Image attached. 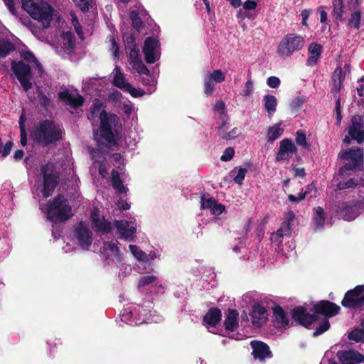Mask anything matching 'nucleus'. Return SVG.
Returning <instances> with one entry per match:
<instances>
[{
    "label": "nucleus",
    "mask_w": 364,
    "mask_h": 364,
    "mask_svg": "<svg viewBox=\"0 0 364 364\" xmlns=\"http://www.w3.org/2000/svg\"><path fill=\"white\" fill-rule=\"evenodd\" d=\"M62 127L52 119H43L38 122L31 132L33 141L42 147L55 144L63 139Z\"/></svg>",
    "instance_id": "nucleus-1"
},
{
    "label": "nucleus",
    "mask_w": 364,
    "mask_h": 364,
    "mask_svg": "<svg viewBox=\"0 0 364 364\" xmlns=\"http://www.w3.org/2000/svg\"><path fill=\"white\" fill-rule=\"evenodd\" d=\"M47 217L53 223H63L73 215L72 207L68 199L63 194H58L47 204Z\"/></svg>",
    "instance_id": "nucleus-2"
},
{
    "label": "nucleus",
    "mask_w": 364,
    "mask_h": 364,
    "mask_svg": "<svg viewBox=\"0 0 364 364\" xmlns=\"http://www.w3.org/2000/svg\"><path fill=\"white\" fill-rule=\"evenodd\" d=\"M22 9L25 10L32 18L42 23L44 28L50 26L53 18V9L48 4H39L33 0H21Z\"/></svg>",
    "instance_id": "nucleus-3"
},
{
    "label": "nucleus",
    "mask_w": 364,
    "mask_h": 364,
    "mask_svg": "<svg viewBox=\"0 0 364 364\" xmlns=\"http://www.w3.org/2000/svg\"><path fill=\"white\" fill-rule=\"evenodd\" d=\"M304 38L295 33L285 35L277 46L278 55L285 59L290 57L294 52L301 50L305 46Z\"/></svg>",
    "instance_id": "nucleus-4"
},
{
    "label": "nucleus",
    "mask_w": 364,
    "mask_h": 364,
    "mask_svg": "<svg viewBox=\"0 0 364 364\" xmlns=\"http://www.w3.org/2000/svg\"><path fill=\"white\" fill-rule=\"evenodd\" d=\"M363 149L350 148L348 150L341 151L338 157L345 161H350L346 163L339 168L338 174L343 177L347 171H355L363 164Z\"/></svg>",
    "instance_id": "nucleus-5"
},
{
    "label": "nucleus",
    "mask_w": 364,
    "mask_h": 364,
    "mask_svg": "<svg viewBox=\"0 0 364 364\" xmlns=\"http://www.w3.org/2000/svg\"><path fill=\"white\" fill-rule=\"evenodd\" d=\"M364 208V200H350L338 202L335 205L336 215L346 221L355 220Z\"/></svg>",
    "instance_id": "nucleus-6"
},
{
    "label": "nucleus",
    "mask_w": 364,
    "mask_h": 364,
    "mask_svg": "<svg viewBox=\"0 0 364 364\" xmlns=\"http://www.w3.org/2000/svg\"><path fill=\"white\" fill-rule=\"evenodd\" d=\"M43 175V188L41 193L44 198L50 196L59 183V175L53 163H47L41 168Z\"/></svg>",
    "instance_id": "nucleus-7"
},
{
    "label": "nucleus",
    "mask_w": 364,
    "mask_h": 364,
    "mask_svg": "<svg viewBox=\"0 0 364 364\" xmlns=\"http://www.w3.org/2000/svg\"><path fill=\"white\" fill-rule=\"evenodd\" d=\"M119 118L114 113H108L102 109L100 113V136L108 143H113L116 138L112 127L116 126Z\"/></svg>",
    "instance_id": "nucleus-8"
},
{
    "label": "nucleus",
    "mask_w": 364,
    "mask_h": 364,
    "mask_svg": "<svg viewBox=\"0 0 364 364\" xmlns=\"http://www.w3.org/2000/svg\"><path fill=\"white\" fill-rule=\"evenodd\" d=\"M11 68L25 92L32 88L33 78L31 67L23 60H12Z\"/></svg>",
    "instance_id": "nucleus-9"
},
{
    "label": "nucleus",
    "mask_w": 364,
    "mask_h": 364,
    "mask_svg": "<svg viewBox=\"0 0 364 364\" xmlns=\"http://www.w3.org/2000/svg\"><path fill=\"white\" fill-rule=\"evenodd\" d=\"M341 305L355 311L364 310V284L357 285L347 291L341 301Z\"/></svg>",
    "instance_id": "nucleus-10"
},
{
    "label": "nucleus",
    "mask_w": 364,
    "mask_h": 364,
    "mask_svg": "<svg viewBox=\"0 0 364 364\" xmlns=\"http://www.w3.org/2000/svg\"><path fill=\"white\" fill-rule=\"evenodd\" d=\"M291 316L294 321L306 328L318 321V316L314 313L309 314L303 306H298L291 309Z\"/></svg>",
    "instance_id": "nucleus-11"
},
{
    "label": "nucleus",
    "mask_w": 364,
    "mask_h": 364,
    "mask_svg": "<svg viewBox=\"0 0 364 364\" xmlns=\"http://www.w3.org/2000/svg\"><path fill=\"white\" fill-rule=\"evenodd\" d=\"M74 236L82 248L88 250L91 246L93 234L85 222L80 221L76 225Z\"/></svg>",
    "instance_id": "nucleus-12"
},
{
    "label": "nucleus",
    "mask_w": 364,
    "mask_h": 364,
    "mask_svg": "<svg viewBox=\"0 0 364 364\" xmlns=\"http://www.w3.org/2000/svg\"><path fill=\"white\" fill-rule=\"evenodd\" d=\"M314 314L324 316L326 318H331L340 313L341 308L336 304L328 300H321L313 306Z\"/></svg>",
    "instance_id": "nucleus-13"
},
{
    "label": "nucleus",
    "mask_w": 364,
    "mask_h": 364,
    "mask_svg": "<svg viewBox=\"0 0 364 364\" xmlns=\"http://www.w3.org/2000/svg\"><path fill=\"white\" fill-rule=\"evenodd\" d=\"M348 134L358 144L364 141V116L355 115L352 117Z\"/></svg>",
    "instance_id": "nucleus-14"
},
{
    "label": "nucleus",
    "mask_w": 364,
    "mask_h": 364,
    "mask_svg": "<svg viewBox=\"0 0 364 364\" xmlns=\"http://www.w3.org/2000/svg\"><path fill=\"white\" fill-rule=\"evenodd\" d=\"M298 151L296 146L291 139L285 138L279 141V147L276 154L275 159L277 161L289 160L293 154Z\"/></svg>",
    "instance_id": "nucleus-15"
},
{
    "label": "nucleus",
    "mask_w": 364,
    "mask_h": 364,
    "mask_svg": "<svg viewBox=\"0 0 364 364\" xmlns=\"http://www.w3.org/2000/svg\"><path fill=\"white\" fill-rule=\"evenodd\" d=\"M337 357L342 364H359L364 362V355L353 349L338 350Z\"/></svg>",
    "instance_id": "nucleus-16"
},
{
    "label": "nucleus",
    "mask_w": 364,
    "mask_h": 364,
    "mask_svg": "<svg viewBox=\"0 0 364 364\" xmlns=\"http://www.w3.org/2000/svg\"><path fill=\"white\" fill-rule=\"evenodd\" d=\"M252 325L255 327L260 328L268 320V312L265 307L259 304H255L250 312Z\"/></svg>",
    "instance_id": "nucleus-17"
},
{
    "label": "nucleus",
    "mask_w": 364,
    "mask_h": 364,
    "mask_svg": "<svg viewBox=\"0 0 364 364\" xmlns=\"http://www.w3.org/2000/svg\"><path fill=\"white\" fill-rule=\"evenodd\" d=\"M115 226L119 233V237L127 241H132L136 233V228L130 226V222L127 220H116Z\"/></svg>",
    "instance_id": "nucleus-18"
},
{
    "label": "nucleus",
    "mask_w": 364,
    "mask_h": 364,
    "mask_svg": "<svg viewBox=\"0 0 364 364\" xmlns=\"http://www.w3.org/2000/svg\"><path fill=\"white\" fill-rule=\"evenodd\" d=\"M58 97L61 102H64L67 105L71 106L73 108L81 107L85 102L82 95H77V97H74L67 90L58 92Z\"/></svg>",
    "instance_id": "nucleus-19"
},
{
    "label": "nucleus",
    "mask_w": 364,
    "mask_h": 364,
    "mask_svg": "<svg viewBox=\"0 0 364 364\" xmlns=\"http://www.w3.org/2000/svg\"><path fill=\"white\" fill-rule=\"evenodd\" d=\"M251 346L255 358L263 360L271 356V351L267 343L259 341H253L251 342Z\"/></svg>",
    "instance_id": "nucleus-20"
},
{
    "label": "nucleus",
    "mask_w": 364,
    "mask_h": 364,
    "mask_svg": "<svg viewBox=\"0 0 364 364\" xmlns=\"http://www.w3.org/2000/svg\"><path fill=\"white\" fill-rule=\"evenodd\" d=\"M222 320V311L218 307L210 308L203 316L202 321L211 327L217 326Z\"/></svg>",
    "instance_id": "nucleus-21"
},
{
    "label": "nucleus",
    "mask_w": 364,
    "mask_h": 364,
    "mask_svg": "<svg viewBox=\"0 0 364 364\" xmlns=\"http://www.w3.org/2000/svg\"><path fill=\"white\" fill-rule=\"evenodd\" d=\"M273 323L277 328H286L289 325V318L282 306L275 305L272 307Z\"/></svg>",
    "instance_id": "nucleus-22"
},
{
    "label": "nucleus",
    "mask_w": 364,
    "mask_h": 364,
    "mask_svg": "<svg viewBox=\"0 0 364 364\" xmlns=\"http://www.w3.org/2000/svg\"><path fill=\"white\" fill-rule=\"evenodd\" d=\"M238 318V311L236 309L228 308L223 323L225 328L230 332H234L239 326Z\"/></svg>",
    "instance_id": "nucleus-23"
},
{
    "label": "nucleus",
    "mask_w": 364,
    "mask_h": 364,
    "mask_svg": "<svg viewBox=\"0 0 364 364\" xmlns=\"http://www.w3.org/2000/svg\"><path fill=\"white\" fill-rule=\"evenodd\" d=\"M308 51L310 55L306 60V65L310 67L316 65L321 58L323 46L317 43L309 44Z\"/></svg>",
    "instance_id": "nucleus-24"
},
{
    "label": "nucleus",
    "mask_w": 364,
    "mask_h": 364,
    "mask_svg": "<svg viewBox=\"0 0 364 364\" xmlns=\"http://www.w3.org/2000/svg\"><path fill=\"white\" fill-rule=\"evenodd\" d=\"M125 44V49L129 52V58H136L139 54V50L137 48L136 38L133 34L126 33L123 36Z\"/></svg>",
    "instance_id": "nucleus-25"
},
{
    "label": "nucleus",
    "mask_w": 364,
    "mask_h": 364,
    "mask_svg": "<svg viewBox=\"0 0 364 364\" xmlns=\"http://www.w3.org/2000/svg\"><path fill=\"white\" fill-rule=\"evenodd\" d=\"M228 129V122L223 121L222 124L218 127V132L221 136V138L224 140H229L230 139H235L241 133L240 131L237 128H233L231 131L227 133L225 131Z\"/></svg>",
    "instance_id": "nucleus-26"
},
{
    "label": "nucleus",
    "mask_w": 364,
    "mask_h": 364,
    "mask_svg": "<svg viewBox=\"0 0 364 364\" xmlns=\"http://www.w3.org/2000/svg\"><path fill=\"white\" fill-rule=\"evenodd\" d=\"M112 186L114 190L119 193H127L128 188L123 185L122 181L120 178L119 172L112 169L111 173Z\"/></svg>",
    "instance_id": "nucleus-27"
},
{
    "label": "nucleus",
    "mask_w": 364,
    "mask_h": 364,
    "mask_svg": "<svg viewBox=\"0 0 364 364\" xmlns=\"http://www.w3.org/2000/svg\"><path fill=\"white\" fill-rule=\"evenodd\" d=\"M105 107V104L99 99H95L90 107L89 112L87 114V119L90 121L95 120L100 113L102 112V108Z\"/></svg>",
    "instance_id": "nucleus-28"
},
{
    "label": "nucleus",
    "mask_w": 364,
    "mask_h": 364,
    "mask_svg": "<svg viewBox=\"0 0 364 364\" xmlns=\"http://www.w3.org/2000/svg\"><path fill=\"white\" fill-rule=\"evenodd\" d=\"M294 220V213L292 210L287 212L280 227V232H285L286 235H289V237H290L291 233V223Z\"/></svg>",
    "instance_id": "nucleus-29"
},
{
    "label": "nucleus",
    "mask_w": 364,
    "mask_h": 364,
    "mask_svg": "<svg viewBox=\"0 0 364 364\" xmlns=\"http://www.w3.org/2000/svg\"><path fill=\"white\" fill-rule=\"evenodd\" d=\"M264 106L269 115H272L276 112L277 106V98L272 95H266L263 98Z\"/></svg>",
    "instance_id": "nucleus-30"
},
{
    "label": "nucleus",
    "mask_w": 364,
    "mask_h": 364,
    "mask_svg": "<svg viewBox=\"0 0 364 364\" xmlns=\"http://www.w3.org/2000/svg\"><path fill=\"white\" fill-rule=\"evenodd\" d=\"M284 132V129L281 127V123L274 124L267 129V141L273 142L278 139Z\"/></svg>",
    "instance_id": "nucleus-31"
},
{
    "label": "nucleus",
    "mask_w": 364,
    "mask_h": 364,
    "mask_svg": "<svg viewBox=\"0 0 364 364\" xmlns=\"http://www.w3.org/2000/svg\"><path fill=\"white\" fill-rule=\"evenodd\" d=\"M63 41V48L65 50H73L75 48V38L71 31H64L61 34Z\"/></svg>",
    "instance_id": "nucleus-32"
},
{
    "label": "nucleus",
    "mask_w": 364,
    "mask_h": 364,
    "mask_svg": "<svg viewBox=\"0 0 364 364\" xmlns=\"http://www.w3.org/2000/svg\"><path fill=\"white\" fill-rule=\"evenodd\" d=\"M115 75L113 77L112 84L122 90H124L129 82H125L124 75L121 72L120 68L116 66L114 68Z\"/></svg>",
    "instance_id": "nucleus-33"
},
{
    "label": "nucleus",
    "mask_w": 364,
    "mask_h": 364,
    "mask_svg": "<svg viewBox=\"0 0 364 364\" xmlns=\"http://www.w3.org/2000/svg\"><path fill=\"white\" fill-rule=\"evenodd\" d=\"M14 50L15 46L9 39L0 38V58L6 57Z\"/></svg>",
    "instance_id": "nucleus-34"
},
{
    "label": "nucleus",
    "mask_w": 364,
    "mask_h": 364,
    "mask_svg": "<svg viewBox=\"0 0 364 364\" xmlns=\"http://www.w3.org/2000/svg\"><path fill=\"white\" fill-rule=\"evenodd\" d=\"M361 182V178H351L347 181L341 180L339 181L336 187L338 190H345L348 188H353L357 187Z\"/></svg>",
    "instance_id": "nucleus-35"
},
{
    "label": "nucleus",
    "mask_w": 364,
    "mask_h": 364,
    "mask_svg": "<svg viewBox=\"0 0 364 364\" xmlns=\"http://www.w3.org/2000/svg\"><path fill=\"white\" fill-rule=\"evenodd\" d=\"M314 210L315 215L313 218L314 225L316 228H323L326 220L324 210L322 207L317 206L314 208Z\"/></svg>",
    "instance_id": "nucleus-36"
},
{
    "label": "nucleus",
    "mask_w": 364,
    "mask_h": 364,
    "mask_svg": "<svg viewBox=\"0 0 364 364\" xmlns=\"http://www.w3.org/2000/svg\"><path fill=\"white\" fill-rule=\"evenodd\" d=\"M132 62V65L134 69L136 70L137 73L140 75H149L150 72L147 67L142 63L139 58V55L136 58H130Z\"/></svg>",
    "instance_id": "nucleus-37"
},
{
    "label": "nucleus",
    "mask_w": 364,
    "mask_h": 364,
    "mask_svg": "<svg viewBox=\"0 0 364 364\" xmlns=\"http://www.w3.org/2000/svg\"><path fill=\"white\" fill-rule=\"evenodd\" d=\"M362 328H355L348 333V338L355 342L364 341V318L362 322Z\"/></svg>",
    "instance_id": "nucleus-38"
},
{
    "label": "nucleus",
    "mask_w": 364,
    "mask_h": 364,
    "mask_svg": "<svg viewBox=\"0 0 364 364\" xmlns=\"http://www.w3.org/2000/svg\"><path fill=\"white\" fill-rule=\"evenodd\" d=\"M236 169L237 168L231 171V176H233V180L236 183L242 185L243 183L246 173H247V169L246 168L239 167L237 174L234 176V174L236 173Z\"/></svg>",
    "instance_id": "nucleus-39"
},
{
    "label": "nucleus",
    "mask_w": 364,
    "mask_h": 364,
    "mask_svg": "<svg viewBox=\"0 0 364 364\" xmlns=\"http://www.w3.org/2000/svg\"><path fill=\"white\" fill-rule=\"evenodd\" d=\"M93 225L96 228L97 231L104 234L109 233L112 230L111 223L105 219L99 220L98 223H95Z\"/></svg>",
    "instance_id": "nucleus-40"
},
{
    "label": "nucleus",
    "mask_w": 364,
    "mask_h": 364,
    "mask_svg": "<svg viewBox=\"0 0 364 364\" xmlns=\"http://www.w3.org/2000/svg\"><path fill=\"white\" fill-rule=\"evenodd\" d=\"M160 46L159 41L154 37H148L144 41L143 50H156Z\"/></svg>",
    "instance_id": "nucleus-41"
},
{
    "label": "nucleus",
    "mask_w": 364,
    "mask_h": 364,
    "mask_svg": "<svg viewBox=\"0 0 364 364\" xmlns=\"http://www.w3.org/2000/svg\"><path fill=\"white\" fill-rule=\"evenodd\" d=\"M131 252L139 261H146L148 259L146 252L142 251L138 246L130 245L129 246Z\"/></svg>",
    "instance_id": "nucleus-42"
},
{
    "label": "nucleus",
    "mask_w": 364,
    "mask_h": 364,
    "mask_svg": "<svg viewBox=\"0 0 364 364\" xmlns=\"http://www.w3.org/2000/svg\"><path fill=\"white\" fill-rule=\"evenodd\" d=\"M130 19L132 20L133 27L138 31L144 27V23L141 21L139 14L136 11H132L129 14Z\"/></svg>",
    "instance_id": "nucleus-43"
},
{
    "label": "nucleus",
    "mask_w": 364,
    "mask_h": 364,
    "mask_svg": "<svg viewBox=\"0 0 364 364\" xmlns=\"http://www.w3.org/2000/svg\"><path fill=\"white\" fill-rule=\"evenodd\" d=\"M158 277L154 275H145L141 277L138 282L137 287L138 289H141L142 287L149 286L151 284L155 283L157 282Z\"/></svg>",
    "instance_id": "nucleus-44"
},
{
    "label": "nucleus",
    "mask_w": 364,
    "mask_h": 364,
    "mask_svg": "<svg viewBox=\"0 0 364 364\" xmlns=\"http://www.w3.org/2000/svg\"><path fill=\"white\" fill-rule=\"evenodd\" d=\"M333 80L334 81V88L336 92H339L342 84V69L340 67L336 68L333 75Z\"/></svg>",
    "instance_id": "nucleus-45"
},
{
    "label": "nucleus",
    "mask_w": 364,
    "mask_h": 364,
    "mask_svg": "<svg viewBox=\"0 0 364 364\" xmlns=\"http://www.w3.org/2000/svg\"><path fill=\"white\" fill-rule=\"evenodd\" d=\"M330 326V323L328 318H323L319 326L313 332V336L316 337L323 334L329 329Z\"/></svg>",
    "instance_id": "nucleus-46"
},
{
    "label": "nucleus",
    "mask_w": 364,
    "mask_h": 364,
    "mask_svg": "<svg viewBox=\"0 0 364 364\" xmlns=\"http://www.w3.org/2000/svg\"><path fill=\"white\" fill-rule=\"evenodd\" d=\"M333 15L336 19H341L343 14V0H333Z\"/></svg>",
    "instance_id": "nucleus-47"
},
{
    "label": "nucleus",
    "mask_w": 364,
    "mask_h": 364,
    "mask_svg": "<svg viewBox=\"0 0 364 364\" xmlns=\"http://www.w3.org/2000/svg\"><path fill=\"white\" fill-rule=\"evenodd\" d=\"M296 143L304 149H309V144L306 141L305 133L302 130H298L296 133Z\"/></svg>",
    "instance_id": "nucleus-48"
},
{
    "label": "nucleus",
    "mask_w": 364,
    "mask_h": 364,
    "mask_svg": "<svg viewBox=\"0 0 364 364\" xmlns=\"http://www.w3.org/2000/svg\"><path fill=\"white\" fill-rule=\"evenodd\" d=\"M208 78L211 79L216 83H221L225 80V76L221 70H215L213 73H210Z\"/></svg>",
    "instance_id": "nucleus-49"
},
{
    "label": "nucleus",
    "mask_w": 364,
    "mask_h": 364,
    "mask_svg": "<svg viewBox=\"0 0 364 364\" xmlns=\"http://www.w3.org/2000/svg\"><path fill=\"white\" fill-rule=\"evenodd\" d=\"M215 82L208 77L204 79V87L203 92L207 96H210L213 94L215 90Z\"/></svg>",
    "instance_id": "nucleus-50"
},
{
    "label": "nucleus",
    "mask_w": 364,
    "mask_h": 364,
    "mask_svg": "<svg viewBox=\"0 0 364 364\" xmlns=\"http://www.w3.org/2000/svg\"><path fill=\"white\" fill-rule=\"evenodd\" d=\"M216 202L217 200L213 197L206 198L205 196H202L200 198L201 208L211 210Z\"/></svg>",
    "instance_id": "nucleus-51"
},
{
    "label": "nucleus",
    "mask_w": 364,
    "mask_h": 364,
    "mask_svg": "<svg viewBox=\"0 0 364 364\" xmlns=\"http://www.w3.org/2000/svg\"><path fill=\"white\" fill-rule=\"evenodd\" d=\"M124 90L128 92L133 97H139L144 95V91L143 90L136 89L132 87L130 83L127 85V87Z\"/></svg>",
    "instance_id": "nucleus-52"
},
{
    "label": "nucleus",
    "mask_w": 364,
    "mask_h": 364,
    "mask_svg": "<svg viewBox=\"0 0 364 364\" xmlns=\"http://www.w3.org/2000/svg\"><path fill=\"white\" fill-rule=\"evenodd\" d=\"M145 61L149 64L154 63L159 58L155 53V50H143Z\"/></svg>",
    "instance_id": "nucleus-53"
},
{
    "label": "nucleus",
    "mask_w": 364,
    "mask_h": 364,
    "mask_svg": "<svg viewBox=\"0 0 364 364\" xmlns=\"http://www.w3.org/2000/svg\"><path fill=\"white\" fill-rule=\"evenodd\" d=\"M105 249L109 250L114 255L118 256L119 258L121 257L119 248L116 243L113 242H106L105 243Z\"/></svg>",
    "instance_id": "nucleus-54"
},
{
    "label": "nucleus",
    "mask_w": 364,
    "mask_h": 364,
    "mask_svg": "<svg viewBox=\"0 0 364 364\" xmlns=\"http://www.w3.org/2000/svg\"><path fill=\"white\" fill-rule=\"evenodd\" d=\"M349 24L352 25L355 28H359L360 24V13L359 11H355L351 14L349 19Z\"/></svg>",
    "instance_id": "nucleus-55"
},
{
    "label": "nucleus",
    "mask_w": 364,
    "mask_h": 364,
    "mask_svg": "<svg viewBox=\"0 0 364 364\" xmlns=\"http://www.w3.org/2000/svg\"><path fill=\"white\" fill-rule=\"evenodd\" d=\"M75 5L83 12L88 11L92 0H73Z\"/></svg>",
    "instance_id": "nucleus-56"
},
{
    "label": "nucleus",
    "mask_w": 364,
    "mask_h": 364,
    "mask_svg": "<svg viewBox=\"0 0 364 364\" xmlns=\"http://www.w3.org/2000/svg\"><path fill=\"white\" fill-rule=\"evenodd\" d=\"M20 55L23 62L34 63L37 60L34 54L30 50H23Z\"/></svg>",
    "instance_id": "nucleus-57"
},
{
    "label": "nucleus",
    "mask_w": 364,
    "mask_h": 364,
    "mask_svg": "<svg viewBox=\"0 0 364 364\" xmlns=\"http://www.w3.org/2000/svg\"><path fill=\"white\" fill-rule=\"evenodd\" d=\"M235 155V150L232 147H228L225 149L223 155L220 157V160L222 161H230Z\"/></svg>",
    "instance_id": "nucleus-58"
},
{
    "label": "nucleus",
    "mask_w": 364,
    "mask_h": 364,
    "mask_svg": "<svg viewBox=\"0 0 364 364\" xmlns=\"http://www.w3.org/2000/svg\"><path fill=\"white\" fill-rule=\"evenodd\" d=\"M335 112L336 114V124L339 125L342 119L341 98L338 97L336 101Z\"/></svg>",
    "instance_id": "nucleus-59"
},
{
    "label": "nucleus",
    "mask_w": 364,
    "mask_h": 364,
    "mask_svg": "<svg viewBox=\"0 0 364 364\" xmlns=\"http://www.w3.org/2000/svg\"><path fill=\"white\" fill-rule=\"evenodd\" d=\"M38 98L39 102L42 106L45 107L50 106V100L41 90L38 91Z\"/></svg>",
    "instance_id": "nucleus-60"
},
{
    "label": "nucleus",
    "mask_w": 364,
    "mask_h": 364,
    "mask_svg": "<svg viewBox=\"0 0 364 364\" xmlns=\"http://www.w3.org/2000/svg\"><path fill=\"white\" fill-rule=\"evenodd\" d=\"M225 210V206L221 203H215L210 212L212 214L215 215H219L222 214Z\"/></svg>",
    "instance_id": "nucleus-61"
},
{
    "label": "nucleus",
    "mask_w": 364,
    "mask_h": 364,
    "mask_svg": "<svg viewBox=\"0 0 364 364\" xmlns=\"http://www.w3.org/2000/svg\"><path fill=\"white\" fill-rule=\"evenodd\" d=\"M304 102V100L302 97H297L291 101L290 107L292 110L298 111Z\"/></svg>",
    "instance_id": "nucleus-62"
},
{
    "label": "nucleus",
    "mask_w": 364,
    "mask_h": 364,
    "mask_svg": "<svg viewBox=\"0 0 364 364\" xmlns=\"http://www.w3.org/2000/svg\"><path fill=\"white\" fill-rule=\"evenodd\" d=\"M280 82H281V81H280L279 78L276 76H271V77H268L267 80V83L268 86L272 88L278 87L280 85Z\"/></svg>",
    "instance_id": "nucleus-63"
},
{
    "label": "nucleus",
    "mask_w": 364,
    "mask_h": 364,
    "mask_svg": "<svg viewBox=\"0 0 364 364\" xmlns=\"http://www.w3.org/2000/svg\"><path fill=\"white\" fill-rule=\"evenodd\" d=\"M292 169L294 171V177H305L306 175L305 168L304 167H296L295 165L291 164Z\"/></svg>",
    "instance_id": "nucleus-64"
}]
</instances>
